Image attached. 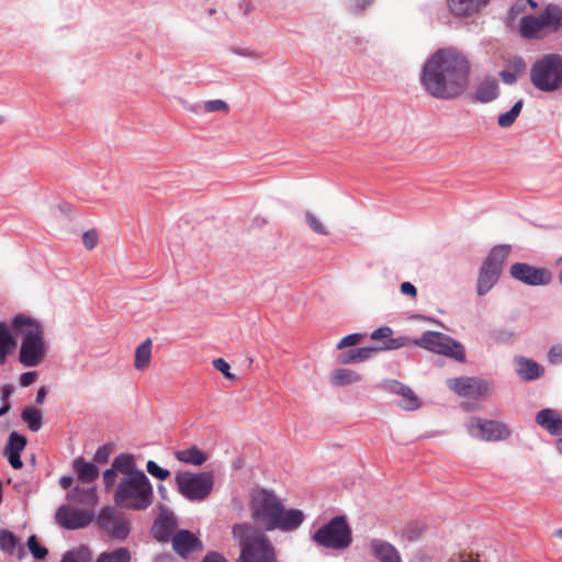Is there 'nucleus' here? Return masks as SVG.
Instances as JSON below:
<instances>
[{
	"mask_svg": "<svg viewBox=\"0 0 562 562\" xmlns=\"http://www.w3.org/2000/svg\"><path fill=\"white\" fill-rule=\"evenodd\" d=\"M517 373L522 380L530 381L540 378L543 374V368L532 360L520 359Z\"/></svg>",
	"mask_w": 562,
	"mask_h": 562,
	"instance_id": "32",
	"label": "nucleus"
},
{
	"mask_svg": "<svg viewBox=\"0 0 562 562\" xmlns=\"http://www.w3.org/2000/svg\"><path fill=\"white\" fill-rule=\"evenodd\" d=\"M8 457L9 463L13 469H21L23 467V462L21 460V454L18 453H4Z\"/></svg>",
	"mask_w": 562,
	"mask_h": 562,
	"instance_id": "53",
	"label": "nucleus"
},
{
	"mask_svg": "<svg viewBox=\"0 0 562 562\" xmlns=\"http://www.w3.org/2000/svg\"><path fill=\"white\" fill-rule=\"evenodd\" d=\"M213 366L215 369H217L220 372L224 374L225 378L229 380H235V375L231 373V367L229 364L222 358H217L213 360Z\"/></svg>",
	"mask_w": 562,
	"mask_h": 562,
	"instance_id": "48",
	"label": "nucleus"
},
{
	"mask_svg": "<svg viewBox=\"0 0 562 562\" xmlns=\"http://www.w3.org/2000/svg\"><path fill=\"white\" fill-rule=\"evenodd\" d=\"M468 431L472 437L484 441L505 440L510 436V430L504 423L480 417H472L469 420Z\"/></svg>",
	"mask_w": 562,
	"mask_h": 562,
	"instance_id": "11",
	"label": "nucleus"
},
{
	"mask_svg": "<svg viewBox=\"0 0 562 562\" xmlns=\"http://www.w3.org/2000/svg\"><path fill=\"white\" fill-rule=\"evenodd\" d=\"M471 74L472 64L467 55L452 47L440 48L424 64L420 83L432 98L453 100L469 89Z\"/></svg>",
	"mask_w": 562,
	"mask_h": 562,
	"instance_id": "1",
	"label": "nucleus"
},
{
	"mask_svg": "<svg viewBox=\"0 0 562 562\" xmlns=\"http://www.w3.org/2000/svg\"><path fill=\"white\" fill-rule=\"evenodd\" d=\"M151 347L153 342L150 338H147L137 346L134 359V367L136 370L144 371L149 367L151 360Z\"/></svg>",
	"mask_w": 562,
	"mask_h": 562,
	"instance_id": "30",
	"label": "nucleus"
},
{
	"mask_svg": "<svg viewBox=\"0 0 562 562\" xmlns=\"http://www.w3.org/2000/svg\"><path fill=\"white\" fill-rule=\"evenodd\" d=\"M12 329L21 337L20 362L24 367L38 366L46 355L43 326L31 316L18 314L12 319Z\"/></svg>",
	"mask_w": 562,
	"mask_h": 562,
	"instance_id": "4",
	"label": "nucleus"
},
{
	"mask_svg": "<svg viewBox=\"0 0 562 562\" xmlns=\"http://www.w3.org/2000/svg\"><path fill=\"white\" fill-rule=\"evenodd\" d=\"M559 280L562 283V269L560 270V273H559Z\"/></svg>",
	"mask_w": 562,
	"mask_h": 562,
	"instance_id": "63",
	"label": "nucleus"
},
{
	"mask_svg": "<svg viewBox=\"0 0 562 562\" xmlns=\"http://www.w3.org/2000/svg\"><path fill=\"white\" fill-rule=\"evenodd\" d=\"M147 472L156 479L161 481L167 480L170 476V472L166 469L160 468L155 461L149 460L146 463Z\"/></svg>",
	"mask_w": 562,
	"mask_h": 562,
	"instance_id": "43",
	"label": "nucleus"
},
{
	"mask_svg": "<svg viewBox=\"0 0 562 562\" xmlns=\"http://www.w3.org/2000/svg\"><path fill=\"white\" fill-rule=\"evenodd\" d=\"M510 276L528 285H547L552 280V273L547 268H537L525 262H516L510 267Z\"/></svg>",
	"mask_w": 562,
	"mask_h": 562,
	"instance_id": "13",
	"label": "nucleus"
},
{
	"mask_svg": "<svg viewBox=\"0 0 562 562\" xmlns=\"http://www.w3.org/2000/svg\"><path fill=\"white\" fill-rule=\"evenodd\" d=\"M22 419L27 424L32 431H37L42 427V413L34 407H26L22 412Z\"/></svg>",
	"mask_w": 562,
	"mask_h": 562,
	"instance_id": "35",
	"label": "nucleus"
},
{
	"mask_svg": "<svg viewBox=\"0 0 562 562\" xmlns=\"http://www.w3.org/2000/svg\"><path fill=\"white\" fill-rule=\"evenodd\" d=\"M488 0H449V8L454 15L470 16L486 5Z\"/></svg>",
	"mask_w": 562,
	"mask_h": 562,
	"instance_id": "22",
	"label": "nucleus"
},
{
	"mask_svg": "<svg viewBox=\"0 0 562 562\" xmlns=\"http://www.w3.org/2000/svg\"><path fill=\"white\" fill-rule=\"evenodd\" d=\"M531 83L541 91L552 92L562 87V56L549 54L537 60L530 69Z\"/></svg>",
	"mask_w": 562,
	"mask_h": 562,
	"instance_id": "6",
	"label": "nucleus"
},
{
	"mask_svg": "<svg viewBox=\"0 0 562 562\" xmlns=\"http://www.w3.org/2000/svg\"><path fill=\"white\" fill-rule=\"evenodd\" d=\"M110 450L106 447H101L97 450L93 460L97 463H105L109 459Z\"/></svg>",
	"mask_w": 562,
	"mask_h": 562,
	"instance_id": "52",
	"label": "nucleus"
},
{
	"mask_svg": "<svg viewBox=\"0 0 562 562\" xmlns=\"http://www.w3.org/2000/svg\"><path fill=\"white\" fill-rule=\"evenodd\" d=\"M98 525L116 539H124L130 532L128 521L122 516L116 515L115 509L112 507H105L100 512Z\"/></svg>",
	"mask_w": 562,
	"mask_h": 562,
	"instance_id": "15",
	"label": "nucleus"
},
{
	"mask_svg": "<svg viewBox=\"0 0 562 562\" xmlns=\"http://www.w3.org/2000/svg\"><path fill=\"white\" fill-rule=\"evenodd\" d=\"M201 562H228L222 554L217 552H209Z\"/></svg>",
	"mask_w": 562,
	"mask_h": 562,
	"instance_id": "54",
	"label": "nucleus"
},
{
	"mask_svg": "<svg viewBox=\"0 0 562 562\" xmlns=\"http://www.w3.org/2000/svg\"><path fill=\"white\" fill-rule=\"evenodd\" d=\"M74 469L78 474V479L85 483H92L99 476V469L91 462H86L79 457L74 461Z\"/></svg>",
	"mask_w": 562,
	"mask_h": 562,
	"instance_id": "27",
	"label": "nucleus"
},
{
	"mask_svg": "<svg viewBox=\"0 0 562 562\" xmlns=\"http://www.w3.org/2000/svg\"><path fill=\"white\" fill-rule=\"evenodd\" d=\"M10 394H11V389H10V386L5 385L2 389V394H1L2 401H4L7 403Z\"/></svg>",
	"mask_w": 562,
	"mask_h": 562,
	"instance_id": "58",
	"label": "nucleus"
},
{
	"mask_svg": "<svg viewBox=\"0 0 562 562\" xmlns=\"http://www.w3.org/2000/svg\"><path fill=\"white\" fill-rule=\"evenodd\" d=\"M361 375L350 369H336L330 374V383L335 386H345L358 383Z\"/></svg>",
	"mask_w": 562,
	"mask_h": 562,
	"instance_id": "33",
	"label": "nucleus"
},
{
	"mask_svg": "<svg viewBox=\"0 0 562 562\" xmlns=\"http://www.w3.org/2000/svg\"><path fill=\"white\" fill-rule=\"evenodd\" d=\"M544 30L557 31L561 25L562 10L557 5H548L544 11L539 15Z\"/></svg>",
	"mask_w": 562,
	"mask_h": 562,
	"instance_id": "31",
	"label": "nucleus"
},
{
	"mask_svg": "<svg viewBox=\"0 0 562 562\" xmlns=\"http://www.w3.org/2000/svg\"><path fill=\"white\" fill-rule=\"evenodd\" d=\"M175 481L180 494L192 502L206 499L214 486L212 472L192 473L183 471L177 473Z\"/></svg>",
	"mask_w": 562,
	"mask_h": 562,
	"instance_id": "7",
	"label": "nucleus"
},
{
	"mask_svg": "<svg viewBox=\"0 0 562 562\" xmlns=\"http://www.w3.org/2000/svg\"><path fill=\"white\" fill-rule=\"evenodd\" d=\"M106 491H112L114 504L125 510L142 512L154 503V488L144 471L137 469L133 454L116 456L103 472Z\"/></svg>",
	"mask_w": 562,
	"mask_h": 562,
	"instance_id": "2",
	"label": "nucleus"
},
{
	"mask_svg": "<svg viewBox=\"0 0 562 562\" xmlns=\"http://www.w3.org/2000/svg\"><path fill=\"white\" fill-rule=\"evenodd\" d=\"M554 537L562 539V528L554 531Z\"/></svg>",
	"mask_w": 562,
	"mask_h": 562,
	"instance_id": "60",
	"label": "nucleus"
},
{
	"mask_svg": "<svg viewBox=\"0 0 562 562\" xmlns=\"http://www.w3.org/2000/svg\"><path fill=\"white\" fill-rule=\"evenodd\" d=\"M313 540L319 547L327 549H346L352 541L351 529L344 516H337L321 527L313 535Z\"/></svg>",
	"mask_w": 562,
	"mask_h": 562,
	"instance_id": "8",
	"label": "nucleus"
},
{
	"mask_svg": "<svg viewBox=\"0 0 562 562\" xmlns=\"http://www.w3.org/2000/svg\"><path fill=\"white\" fill-rule=\"evenodd\" d=\"M526 64L522 58L515 57L509 60L507 67L501 71L503 82L513 85L525 72Z\"/></svg>",
	"mask_w": 562,
	"mask_h": 562,
	"instance_id": "25",
	"label": "nucleus"
},
{
	"mask_svg": "<svg viewBox=\"0 0 562 562\" xmlns=\"http://www.w3.org/2000/svg\"><path fill=\"white\" fill-rule=\"evenodd\" d=\"M172 548L179 555L187 558L193 552H201L203 544L193 532L183 529L173 535Z\"/></svg>",
	"mask_w": 562,
	"mask_h": 562,
	"instance_id": "16",
	"label": "nucleus"
},
{
	"mask_svg": "<svg viewBox=\"0 0 562 562\" xmlns=\"http://www.w3.org/2000/svg\"><path fill=\"white\" fill-rule=\"evenodd\" d=\"M375 352H378V349L375 347H363V348L352 349V350H349L346 353L341 355L339 362L344 363V364L362 362V361L368 360Z\"/></svg>",
	"mask_w": 562,
	"mask_h": 562,
	"instance_id": "34",
	"label": "nucleus"
},
{
	"mask_svg": "<svg viewBox=\"0 0 562 562\" xmlns=\"http://www.w3.org/2000/svg\"><path fill=\"white\" fill-rule=\"evenodd\" d=\"M229 109L228 104L223 100H210L205 102L204 110L205 112L213 113V112H227Z\"/></svg>",
	"mask_w": 562,
	"mask_h": 562,
	"instance_id": "44",
	"label": "nucleus"
},
{
	"mask_svg": "<svg viewBox=\"0 0 562 562\" xmlns=\"http://www.w3.org/2000/svg\"><path fill=\"white\" fill-rule=\"evenodd\" d=\"M2 123V119L0 117V124Z\"/></svg>",
	"mask_w": 562,
	"mask_h": 562,
	"instance_id": "64",
	"label": "nucleus"
},
{
	"mask_svg": "<svg viewBox=\"0 0 562 562\" xmlns=\"http://www.w3.org/2000/svg\"><path fill=\"white\" fill-rule=\"evenodd\" d=\"M74 480L71 476H63L60 477L59 480V485L64 488V490H68L71 484H72Z\"/></svg>",
	"mask_w": 562,
	"mask_h": 562,
	"instance_id": "55",
	"label": "nucleus"
},
{
	"mask_svg": "<svg viewBox=\"0 0 562 562\" xmlns=\"http://www.w3.org/2000/svg\"><path fill=\"white\" fill-rule=\"evenodd\" d=\"M60 562H91V551L88 547L80 546L66 552Z\"/></svg>",
	"mask_w": 562,
	"mask_h": 562,
	"instance_id": "37",
	"label": "nucleus"
},
{
	"mask_svg": "<svg viewBox=\"0 0 562 562\" xmlns=\"http://www.w3.org/2000/svg\"><path fill=\"white\" fill-rule=\"evenodd\" d=\"M557 448H558L559 452L562 453V438L558 440Z\"/></svg>",
	"mask_w": 562,
	"mask_h": 562,
	"instance_id": "61",
	"label": "nucleus"
},
{
	"mask_svg": "<svg viewBox=\"0 0 562 562\" xmlns=\"http://www.w3.org/2000/svg\"><path fill=\"white\" fill-rule=\"evenodd\" d=\"M448 387L463 397L474 400L487 397L492 392V383L479 378H453L447 380Z\"/></svg>",
	"mask_w": 562,
	"mask_h": 562,
	"instance_id": "12",
	"label": "nucleus"
},
{
	"mask_svg": "<svg viewBox=\"0 0 562 562\" xmlns=\"http://www.w3.org/2000/svg\"><path fill=\"white\" fill-rule=\"evenodd\" d=\"M305 218L313 232L319 235H328V229L315 214L307 212Z\"/></svg>",
	"mask_w": 562,
	"mask_h": 562,
	"instance_id": "41",
	"label": "nucleus"
},
{
	"mask_svg": "<svg viewBox=\"0 0 562 562\" xmlns=\"http://www.w3.org/2000/svg\"><path fill=\"white\" fill-rule=\"evenodd\" d=\"M251 516L266 530L292 531L304 520V514L300 509L285 508L280 498L267 490L252 494Z\"/></svg>",
	"mask_w": 562,
	"mask_h": 562,
	"instance_id": "3",
	"label": "nucleus"
},
{
	"mask_svg": "<svg viewBox=\"0 0 562 562\" xmlns=\"http://www.w3.org/2000/svg\"><path fill=\"white\" fill-rule=\"evenodd\" d=\"M68 501L87 506H94L98 497L93 487L77 486L71 490L67 495Z\"/></svg>",
	"mask_w": 562,
	"mask_h": 562,
	"instance_id": "26",
	"label": "nucleus"
},
{
	"mask_svg": "<svg viewBox=\"0 0 562 562\" xmlns=\"http://www.w3.org/2000/svg\"><path fill=\"white\" fill-rule=\"evenodd\" d=\"M47 391L45 387H41L36 394V403L42 404L46 397Z\"/></svg>",
	"mask_w": 562,
	"mask_h": 562,
	"instance_id": "56",
	"label": "nucleus"
},
{
	"mask_svg": "<svg viewBox=\"0 0 562 562\" xmlns=\"http://www.w3.org/2000/svg\"><path fill=\"white\" fill-rule=\"evenodd\" d=\"M401 293L415 299L417 296V289L413 283L405 281L401 284Z\"/></svg>",
	"mask_w": 562,
	"mask_h": 562,
	"instance_id": "50",
	"label": "nucleus"
},
{
	"mask_svg": "<svg viewBox=\"0 0 562 562\" xmlns=\"http://www.w3.org/2000/svg\"><path fill=\"white\" fill-rule=\"evenodd\" d=\"M550 363L558 366L562 363V346L555 345L551 347L548 353Z\"/></svg>",
	"mask_w": 562,
	"mask_h": 562,
	"instance_id": "49",
	"label": "nucleus"
},
{
	"mask_svg": "<svg viewBox=\"0 0 562 562\" xmlns=\"http://www.w3.org/2000/svg\"><path fill=\"white\" fill-rule=\"evenodd\" d=\"M370 548L374 558L380 562H402L397 549L387 541L373 539Z\"/></svg>",
	"mask_w": 562,
	"mask_h": 562,
	"instance_id": "20",
	"label": "nucleus"
},
{
	"mask_svg": "<svg viewBox=\"0 0 562 562\" xmlns=\"http://www.w3.org/2000/svg\"><path fill=\"white\" fill-rule=\"evenodd\" d=\"M16 347V340L10 331L9 326L0 323V366L4 364L9 355L13 352Z\"/></svg>",
	"mask_w": 562,
	"mask_h": 562,
	"instance_id": "24",
	"label": "nucleus"
},
{
	"mask_svg": "<svg viewBox=\"0 0 562 562\" xmlns=\"http://www.w3.org/2000/svg\"><path fill=\"white\" fill-rule=\"evenodd\" d=\"M508 254V246L502 245L492 248L480 269L476 284V292L480 296L485 295L497 283Z\"/></svg>",
	"mask_w": 562,
	"mask_h": 562,
	"instance_id": "9",
	"label": "nucleus"
},
{
	"mask_svg": "<svg viewBox=\"0 0 562 562\" xmlns=\"http://www.w3.org/2000/svg\"><path fill=\"white\" fill-rule=\"evenodd\" d=\"M56 521L65 529L74 530L87 527L93 519L90 510L60 506L56 512Z\"/></svg>",
	"mask_w": 562,
	"mask_h": 562,
	"instance_id": "14",
	"label": "nucleus"
},
{
	"mask_svg": "<svg viewBox=\"0 0 562 562\" xmlns=\"http://www.w3.org/2000/svg\"><path fill=\"white\" fill-rule=\"evenodd\" d=\"M527 2L529 3V5H530L532 9L537 8V2H536V1H533V0H527Z\"/></svg>",
	"mask_w": 562,
	"mask_h": 562,
	"instance_id": "62",
	"label": "nucleus"
},
{
	"mask_svg": "<svg viewBox=\"0 0 562 562\" xmlns=\"http://www.w3.org/2000/svg\"><path fill=\"white\" fill-rule=\"evenodd\" d=\"M363 337L364 336L362 334L358 333L347 335L338 342L337 349H344L346 347L358 345L359 342H361Z\"/></svg>",
	"mask_w": 562,
	"mask_h": 562,
	"instance_id": "45",
	"label": "nucleus"
},
{
	"mask_svg": "<svg viewBox=\"0 0 562 562\" xmlns=\"http://www.w3.org/2000/svg\"><path fill=\"white\" fill-rule=\"evenodd\" d=\"M27 547L35 559H44L48 551L45 547H42L37 541L36 536H31L27 540Z\"/></svg>",
	"mask_w": 562,
	"mask_h": 562,
	"instance_id": "42",
	"label": "nucleus"
},
{
	"mask_svg": "<svg viewBox=\"0 0 562 562\" xmlns=\"http://www.w3.org/2000/svg\"><path fill=\"white\" fill-rule=\"evenodd\" d=\"M97 562H131V553L126 548L102 552L98 557Z\"/></svg>",
	"mask_w": 562,
	"mask_h": 562,
	"instance_id": "36",
	"label": "nucleus"
},
{
	"mask_svg": "<svg viewBox=\"0 0 562 562\" xmlns=\"http://www.w3.org/2000/svg\"><path fill=\"white\" fill-rule=\"evenodd\" d=\"M175 457L178 461L192 465H202L209 458L204 451L195 446L177 451Z\"/></svg>",
	"mask_w": 562,
	"mask_h": 562,
	"instance_id": "28",
	"label": "nucleus"
},
{
	"mask_svg": "<svg viewBox=\"0 0 562 562\" xmlns=\"http://www.w3.org/2000/svg\"><path fill=\"white\" fill-rule=\"evenodd\" d=\"M371 2L372 0H345L346 8L352 13L364 10Z\"/></svg>",
	"mask_w": 562,
	"mask_h": 562,
	"instance_id": "47",
	"label": "nucleus"
},
{
	"mask_svg": "<svg viewBox=\"0 0 562 562\" xmlns=\"http://www.w3.org/2000/svg\"><path fill=\"white\" fill-rule=\"evenodd\" d=\"M18 538L11 531L7 529L0 530V549L3 552L8 554H13L18 547Z\"/></svg>",
	"mask_w": 562,
	"mask_h": 562,
	"instance_id": "40",
	"label": "nucleus"
},
{
	"mask_svg": "<svg viewBox=\"0 0 562 562\" xmlns=\"http://www.w3.org/2000/svg\"><path fill=\"white\" fill-rule=\"evenodd\" d=\"M10 409V404L7 402L2 407H0V416L5 415Z\"/></svg>",
	"mask_w": 562,
	"mask_h": 562,
	"instance_id": "59",
	"label": "nucleus"
},
{
	"mask_svg": "<svg viewBox=\"0 0 562 562\" xmlns=\"http://www.w3.org/2000/svg\"><path fill=\"white\" fill-rule=\"evenodd\" d=\"M36 378H37L36 372H33V371L24 372L20 376V384L25 387L30 386L36 381Z\"/></svg>",
	"mask_w": 562,
	"mask_h": 562,
	"instance_id": "51",
	"label": "nucleus"
},
{
	"mask_svg": "<svg viewBox=\"0 0 562 562\" xmlns=\"http://www.w3.org/2000/svg\"><path fill=\"white\" fill-rule=\"evenodd\" d=\"M522 100H518L513 108L498 116L497 124L505 128L514 124L522 109Z\"/></svg>",
	"mask_w": 562,
	"mask_h": 562,
	"instance_id": "38",
	"label": "nucleus"
},
{
	"mask_svg": "<svg viewBox=\"0 0 562 562\" xmlns=\"http://www.w3.org/2000/svg\"><path fill=\"white\" fill-rule=\"evenodd\" d=\"M393 330L391 327L383 326L372 331L371 339L375 341H383V345L378 349L380 350H395L411 344V339L404 336L396 338L392 337Z\"/></svg>",
	"mask_w": 562,
	"mask_h": 562,
	"instance_id": "17",
	"label": "nucleus"
},
{
	"mask_svg": "<svg viewBox=\"0 0 562 562\" xmlns=\"http://www.w3.org/2000/svg\"><path fill=\"white\" fill-rule=\"evenodd\" d=\"M498 93L497 80L493 77H485L476 85L472 98L477 102L487 103L495 100Z\"/></svg>",
	"mask_w": 562,
	"mask_h": 562,
	"instance_id": "18",
	"label": "nucleus"
},
{
	"mask_svg": "<svg viewBox=\"0 0 562 562\" xmlns=\"http://www.w3.org/2000/svg\"><path fill=\"white\" fill-rule=\"evenodd\" d=\"M543 30L539 16L527 15L520 20V34L525 38L538 37Z\"/></svg>",
	"mask_w": 562,
	"mask_h": 562,
	"instance_id": "29",
	"label": "nucleus"
},
{
	"mask_svg": "<svg viewBox=\"0 0 562 562\" xmlns=\"http://www.w3.org/2000/svg\"><path fill=\"white\" fill-rule=\"evenodd\" d=\"M98 240H99L98 233L94 229L87 231L82 235L83 246L88 250L94 249L98 244Z\"/></svg>",
	"mask_w": 562,
	"mask_h": 562,
	"instance_id": "46",
	"label": "nucleus"
},
{
	"mask_svg": "<svg viewBox=\"0 0 562 562\" xmlns=\"http://www.w3.org/2000/svg\"><path fill=\"white\" fill-rule=\"evenodd\" d=\"M412 342L431 352L443 355L458 361L464 360V348L462 345L446 334L428 330Z\"/></svg>",
	"mask_w": 562,
	"mask_h": 562,
	"instance_id": "10",
	"label": "nucleus"
},
{
	"mask_svg": "<svg viewBox=\"0 0 562 562\" xmlns=\"http://www.w3.org/2000/svg\"><path fill=\"white\" fill-rule=\"evenodd\" d=\"M233 535L240 547L236 562H278L276 550L269 539L251 525H235Z\"/></svg>",
	"mask_w": 562,
	"mask_h": 562,
	"instance_id": "5",
	"label": "nucleus"
},
{
	"mask_svg": "<svg viewBox=\"0 0 562 562\" xmlns=\"http://www.w3.org/2000/svg\"><path fill=\"white\" fill-rule=\"evenodd\" d=\"M27 443V439L13 431L9 436L8 445L4 449V453H18L21 454V452L24 450L25 446Z\"/></svg>",
	"mask_w": 562,
	"mask_h": 562,
	"instance_id": "39",
	"label": "nucleus"
},
{
	"mask_svg": "<svg viewBox=\"0 0 562 562\" xmlns=\"http://www.w3.org/2000/svg\"><path fill=\"white\" fill-rule=\"evenodd\" d=\"M391 391L402 397L398 405L406 411H415L420 407V400L416 393L407 385L394 381L391 385Z\"/></svg>",
	"mask_w": 562,
	"mask_h": 562,
	"instance_id": "21",
	"label": "nucleus"
},
{
	"mask_svg": "<svg viewBox=\"0 0 562 562\" xmlns=\"http://www.w3.org/2000/svg\"><path fill=\"white\" fill-rule=\"evenodd\" d=\"M536 422L551 435H562V417L551 408H543L537 413Z\"/></svg>",
	"mask_w": 562,
	"mask_h": 562,
	"instance_id": "19",
	"label": "nucleus"
},
{
	"mask_svg": "<svg viewBox=\"0 0 562 562\" xmlns=\"http://www.w3.org/2000/svg\"><path fill=\"white\" fill-rule=\"evenodd\" d=\"M151 532L158 541L167 542L172 540L176 531V522L169 517H159L153 525Z\"/></svg>",
	"mask_w": 562,
	"mask_h": 562,
	"instance_id": "23",
	"label": "nucleus"
},
{
	"mask_svg": "<svg viewBox=\"0 0 562 562\" xmlns=\"http://www.w3.org/2000/svg\"><path fill=\"white\" fill-rule=\"evenodd\" d=\"M522 10H524V5L522 4H518L517 3V4L513 5V8L510 9V12H509L512 19H514L515 15L518 14Z\"/></svg>",
	"mask_w": 562,
	"mask_h": 562,
	"instance_id": "57",
	"label": "nucleus"
}]
</instances>
